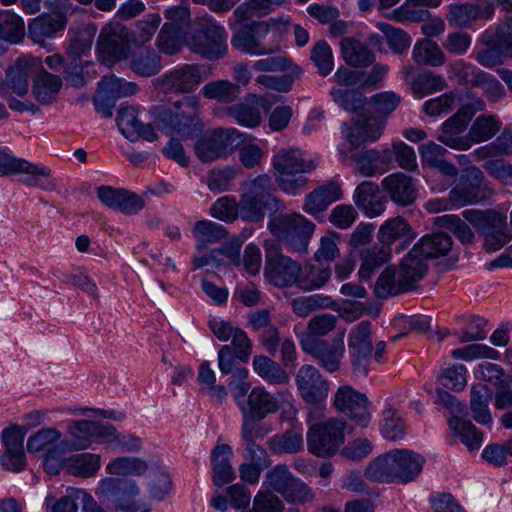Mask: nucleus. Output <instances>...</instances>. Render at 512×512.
<instances>
[{
  "label": "nucleus",
  "mask_w": 512,
  "mask_h": 512,
  "mask_svg": "<svg viewBox=\"0 0 512 512\" xmlns=\"http://www.w3.org/2000/svg\"><path fill=\"white\" fill-rule=\"evenodd\" d=\"M294 479L295 477L288 466L280 464L276 465L265 474L263 486L268 490L285 496L292 487Z\"/></svg>",
  "instance_id": "nucleus-43"
},
{
  "label": "nucleus",
  "mask_w": 512,
  "mask_h": 512,
  "mask_svg": "<svg viewBox=\"0 0 512 512\" xmlns=\"http://www.w3.org/2000/svg\"><path fill=\"white\" fill-rule=\"evenodd\" d=\"M369 401L365 394L350 385L340 386L334 396L337 411L347 415L357 425L367 427L370 423Z\"/></svg>",
  "instance_id": "nucleus-19"
},
{
  "label": "nucleus",
  "mask_w": 512,
  "mask_h": 512,
  "mask_svg": "<svg viewBox=\"0 0 512 512\" xmlns=\"http://www.w3.org/2000/svg\"><path fill=\"white\" fill-rule=\"evenodd\" d=\"M397 483L407 484L414 481L421 473L425 459L408 449H394Z\"/></svg>",
  "instance_id": "nucleus-27"
},
{
  "label": "nucleus",
  "mask_w": 512,
  "mask_h": 512,
  "mask_svg": "<svg viewBox=\"0 0 512 512\" xmlns=\"http://www.w3.org/2000/svg\"><path fill=\"white\" fill-rule=\"evenodd\" d=\"M238 357L230 345H224L218 351V367L222 374L231 375L236 380H245L248 370L237 365Z\"/></svg>",
  "instance_id": "nucleus-50"
},
{
  "label": "nucleus",
  "mask_w": 512,
  "mask_h": 512,
  "mask_svg": "<svg viewBox=\"0 0 512 512\" xmlns=\"http://www.w3.org/2000/svg\"><path fill=\"white\" fill-rule=\"evenodd\" d=\"M409 232V225L403 217L388 220L378 231V239L383 245H388Z\"/></svg>",
  "instance_id": "nucleus-58"
},
{
  "label": "nucleus",
  "mask_w": 512,
  "mask_h": 512,
  "mask_svg": "<svg viewBox=\"0 0 512 512\" xmlns=\"http://www.w3.org/2000/svg\"><path fill=\"white\" fill-rule=\"evenodd\" d=\"M279 409L278 401L264 387H254L248 394L247 406H240L241 413L264 419Z\"/></svg>",
  "instance_id": "nucleus-29"
},
{
  "label": "nucleus",
  "mask_w": 512,
  "mask_h": 512,
  "mask_svg": "<svg viewBox=\"0 0 512 512\" xmlns=\"http://www.w3.org/2000/svg\"><path fill=\"white\" fill-rule=\"evenodd\" d=\"M447 83L445 79L432 71H424L418 74L413 82L412 89L414 93L419 95H427L446 88Z\"/></svg>",
  "instance_id": "nucleus-55"
},
{
  "label": "nucleus",
  "mask_w": 512,
  "mask_h": 512,
  "mask_svg": "<svg viewBox=\"0 0 512 512\" xmlns=\"http://www.w3.org/2000/svg\"><path fill=\"white\" fill-rule=\"evenodd\" d=\"M447 72L450 79H455L461 85L476 87L484 71L475 65L457 59L450 62L447 66Z\"/></svg>",
  "instance_id": "nucleus-44"
},
{
  "label": "nucleus",
  "mask_w": 512,
  "mask_h": 512,
  "mask_svg": "<svg viewBox=\"0 0 512 512\" xmlns=\"http://www.w3.org/2000/svg\"><path fill=\"white\" fill-rule=\"evenodd\" d=\"M99 88L108 95L113 96L116 100L131 96L137 91L135 83L123 81L114 75L103 77L99 83Z\"/></svg>",
  "instance_id": "nucleus-59"
},
{
  "label": "nucleus",
  "mask_w": 512,
  "mask_h": 512,
  "mask_svg": "<svg viewBox=\"0 0 512 512\" xmlns=\"http://www.w3.org/2000/svg\"><path fill=\"white\" fill-rule=\"evenodd\" d=\"M381 433L386 439L396 441L405 434V425L402 419L391 409L383 412Z\"/></svg>",
  "instance_id": "nucleus-62"
},
{
  "label": "nucleus",
  "mask_w": 512,
  "mask_h": 512,
  "mask_svg": "<svg viewBox=\"0 0 512 512\" xmlns=\"http://www.w3.org/2000/svg\"><path fill=\"white\" fill-rule=\"evenodd\" d=\"M330 95L335 103L349 112L357 113L366 104V97L358 90L333 88Z\"/></svg>",
  "instance_id": "nucleus-52"
},
{
  "label": "nucleus",
  "mask_w": 512,
  "mask_h": 512,
  "mask_svg": "<svg viewBox=\"0 0 512 512\" xmlns=\"http://www.w3.org/2000/svg\"><path fill=\"white\" fill-rule=\"evenodd\" d=\"M241 133L235 128H216L206 132L194 144V151L201 162L209 163L229 154Z\"/></svg>",
  "instance_id": "nucleus-16"
},
{
  "label": "nucleus",
  "mask_w": 512,
  "mask_h": 512,
  "mask_svg": "<svg viewBox=\"0 0 512 512\" xmlns=\"http://www.w3.org/2000/svg\"><path fill=\"white\" fill-rule=\"evenodd\" d=\"M61 433L55 428H42L27 440L29 453L45 452L48 454L60 442Z\"/></svg>",
  "instance_id": "nucleus-45"
},
{
  "label": "nucleus",
  "mask_w": 512,
  "mask_h": 512,
  "mask_svg": "<svg viewBox=\"0 0 512 512\" xmlns=\"http://www.w3.org/2000/svg\"><path fill=\"white\" fill-rule=\"evenodd\" d=\"M379 192V186L371 181L361 182L354 191L355 205L370 218L379 216L385 210V201L379 197Z\"/></svg>",
  "instance_id": "nucleus-26"
},
{
  "label": "nucleus",
  "mask_w": 512,
  "mask_h": 512,
  "mask_svg": "<svg viewBox=\"0 0 512 512\" xmlns=\"http://www.w3.org/2000/svg\"><path fill=\"white\" fill-rule=\"evenodd\" d=\"M130 67L138 75L152 76L160 71L161 59L153 51H141L133 56Z\"/></svg>",
  "instance_id": "nucleus-54"
},
{
  "label": "nucleus",
  "mask_w": 512,
  "mask_h": 512,
  "mask_svg": "<svg viewBox=\"0 0 512 512\" xmlns=\"http://www.w3.org/2000/svg\"><path fill=\"white\" fill-rule=\"evenodd\" d=\"M253 368L269 384H287L290 380L289 374L277 362L264 355L253 358Z\"/></svg>",
  "instance_id": "nucleus-38"
},
{
  "label": "nucleus",
  "mask_w": 512,
  "mask_h": 512,
  "mask_svg": "<svg viewBox=\"0 0 512 512\" xmlns=\"http://www.w3.org/2000/svg\"><path fill=\"white\" fill-rule=\"evenodd\" d=\"M148 469V462L139 457H117L106 466L109 474L123 476H144Z\"/></svg>",
  "instance_id": "nucleus-41"
},
{
  "label": "nucleus",
  "mask_w": 512,
  "mask_h": 512,
  "mask_svg": "<svg viewBox=\"0 0 512 512\" xmlns=\"http://www.w3.org/2000/svg\"><path fill=\"white\" fill-rule=\"evenodd\" d=\"M462 216L483 238L487 252L500 250L512 239V234L507 231L506 217L496 211L468 209L462 212Z\"/></svg>",
  "instance_id": "nucleus-5"
},
{
  "label": "nucleus",
  "mask_w": 512,
  "mask_h": 512,
  "mask_svg": "<svg viewBox=\"0 0 512 512\" xmlns=\"http://www.w3.org/2000/svg\"><path fill=\"white\" fill-rule=\"evenodd\" d=\"M329 268L309 265L302 269L297 282V287L303 291H312L323 287L330 279Z\"/></svg>",
  "instance_id": "nucleus-46"
},
{
  "label": "nucleus",
  "mask_w": 512,
  "mask_h": 512,
  "mask_svg": "<svg viewBox=\"0 0 512 512\" xmlns=\"http://www.w3.org/2000/svg\"><path fill=\"white\" fill-rule=\"evenodd\" d=\"M27 175L21 182L29 187H37L42 190H54L57 181L52 178L51 170L44 166L18 158L7 149L0 148V176Z\"/></svg>",
  "instance_id": "nucleus-9"
},
{
  "label": "nucleus",
  "mask_w": 512,
  "mask_h": 512,
  "mask_svg": "<svg viewBox=\"0 0 512 512\" xmlns=\"http://www.w3.org/2000/svg\"><path fill=\"white\" fill-rule=\"evenodd\" d=\"M346 421L332 417L311 425L307 431L308 451L317 457L333 456L345 442Z\"/></svg>",
  "instance_id": "nucleus-7"
},
{
  "label": "nucleus",
  "mask_w": 512,
  "mask_h": 512,
  "mask_svg": "<svg viewBox=\"0 0 512 512\" xmlns=\"http://www.w3.org/2000/svg\"><path fill=\"white\" fill-rule=\"evenodd\" d=\"M345 332L344 329L339 331L338 337L331 343L311 335H304L300 339V345L302 350L313 357L321 368L334 373L340 370L344 356Z\"/></svg>",
  "instance_id": "nucleus-15"
},
{
  "label": "nucleus",
  "mask_w": 512,
  "mask_h": 512,
  "mask_svg": "<svg viewBox=\"0 0 512 512\" xmlns=\"http://www.w3.org/2000/svg\"><path fill=\"white\" fill-rule=\"evenodd\" d=\"M348 350L353 374L366 376L374 350L369 321H361L351 329L348 336Z\"/></svg>",
  "instance_id": "nucleus-17"
},
{
  "label": "nucleus",
  "mask_w": 512,
  "mask_h": 512,
  "mask_svg": "<svg viewBox=\"0 0 512 512\" xmlns=\"http://www.w3.org/2000/svg\"><path fill=\"white\" fill-rule=\"evenodd\" d=\"M453 245L451 236L438 232L423 236L413 249L426 261L429 258H439L449 253Z\"/></svg>",
  "instance_id": "nucleus-32"
},
{
  "label": "nucleus",
  "mask_w": 512,
  "mask_h": 512,
  "mask_svg": "<svg viewBox=\"0 0 512 512\" xmlns=\"http://www.w3.org/2000/svg\"><path fill=\"white\" fill-rule=\"evenodd\" d=\"M340 45L342 57L349 66L367 67L375 60L367 46L353 37L342 39Z\"/></svg>",
  "instance_id": "nucleus-35"
},
{
  "label": "nucleus",
  "mask_w": 512,
  "mask_h": 512,
  "mask_svg": "<svg viewBox=\"0 0 512 512\" xmlns=\"http://www.w3.org/2000/svg\"><path fill=\"white\" fill-rule=\"evenodd\" d=\"M96 33L94 25L83 27L77 30L70 38L67 53L74 60L86 54L92 46L93 39Z\"/></svg>",
  "instance_id": "nucleus-51"
},
{
  "label": "nucleus",
  "mask_w": 512,
  "mask_h": 512,
  "mask_svg": "<svg viewBox=\"0 0 512 512\" xmlns=\"http://www.w3.org/2000/svg\"><path fill=\"white\" fill-rule=\"evenodd\" d=\"M227 114L244 127L255 128L260 125L262 117L257 107L247 103H239L227 108Z\"/></svg>",
  "instance_id": "nucleus-53"
},
{
  "label": "nucleus",
  "mask_w": 512,
  "mask_h": 512,
  "mask_svg": "<svg viewBox=\"0 0 512 512\" xmlns=\"http://www.w3.org/2000/svg\"><path fill=\"white\" fill-rule=\"evenodd\" d=\"M502 123L494 115H480L472 123L469 132V148L474 143H481L492 139L501 129Z\"/></svg>",
  "instance_id": "nucleus-37"
},
{
  "label": "nucleus",
  "mask_w": 512,
  "mask_h": 512,
  "mask_svg": "<svg viewBox=\"0 0 512 512\" xmlns=\"http://www.w3.org/2000/svg\"><path fill=\"white\" fill-rule=\"evenodd\" d=\"M485 109V102L481 98L473 99L464 104L453 116L448 118L441 127V134L437 140L456 150H468V134L462 135L472 117Z\"/></svg>",
  "instance_id": "nucleus-13"
},
{
  "label": "nucleus",
  "mask_w": 512,
  "mask_h": 512,
  "mask_svg": "<svg viewBox=\"0 0 512 512\" xmlns=\"http://www.w3.org/2000/svg\"><path fill=\"white\" fill-rule=\"evenodd\" d=\"M275 180L280 189L297 194L306 188V173L316 168V163L297 148L280 149L272 158Z\"/></svg>",
  "instance_id": "nucleus-3"
},
{
  "label": "nucleus",
  "mask_w": 512,
  "mask_h": 512,
  "mask_svg": "<svg viewBox=\"0 0 512 512\" xmlns=\"http://www.w3.org/2000/svg\"><path fill=\"white\" fill-rule=\"evenodd\" d=\"M42 68L41 61L33 57L19 58L7 72V86L19 97L27 94L29 81Z\"/></svg>",
  "instance_id": "nucleus-24"
},
{
  "label": "nucleus",
  "mask_w": 512,
  "mask_h": 512,
  "mask_svg": "<svg viewBox=\"0 0 512 512\" xmlns=\"http://www.w3.org/2000/svg\"><path fill=\"white\" fill-rule=\"evenodd\" d=\"M413 60L420 65L431 67L442 66L446 62V56L437 43L426 40L415 44L412 51Z\"/></svg>",
  "instance_id": "nucleus-42"
},
{
  "label": "nucleus",
  "mask_w": 512,
  "mask_h": 512,
  "mask_svg": "<svg viewBox=\"0 0 512 512\" xmlns=\"http://www.w3.org/2000/svg\"><path fill=\"white\" fill-rule=\"evenodd\" d=\"M310 59L321 76H328L334 68L332 50L324 40H319L314 44Z\"/></svg>",
  "instance_id": "nucleus-56"
},
{
  "label": "nucleus",
  "mask_w": 512,
  "mask_h": 512,
  "mask_svg": "<svg viewBox=\"0 0 512 512\" xmlns=\"http://www.w3.org/2000/svg\"><path fill=\"white\" fill-rule=\"evenodd\" d=\"M301 265L290 257L277 252H268L265 262V276L277 287L297 286Z\"/></svg>",
  "instance_id": "nucleus-20"
},
{
  "label": "nucleus",
  "mask_w": 512,
  "mask_h": 512,
  "mask_svg": "<svg viewBox=\"0 0 512 512\" xmlns=\"http://www.w3.org/2000/svg\"><path fill=\"white\" fill-rule=\"evenodd\" d=\"M193 234L197 239V249L202 250L206 243H213L224 239L227 231L222 225L209 220H201L195 223Z\"/></svg>",
  "instance_id": "nucleus-47"
},
{
  "label": "nucleus",
  "mask_w": 512,
  "mask_h": 512,
  "mask_svg": "<svg viewBox=\"0 0 512 512\" xmlns=\"http://www.w3.org/2000/svg\"><path fill=\"white\" fill-rule=\"evenodd\" d=\"M199 26L188 41L190 50L211 61L223 58L228 52L224 27L207 16L199 19Z\"/></svg>",
  "instance_id": "nucleus-10"
},
{
  "label": "nucleus",
  "mask_w": 512,
  "mask_h": 512,
  "mask_svg": "<svg viewBox=\"0 0 512 512\" xmlns=\"http://www.w3.org/2000/svg\"><path fill=\"white\" fill-rule=\"evenodd\" d=\"M382 190L398 206L406 207L414 203L417 197L415 180L404 173L397 172L381 181Z\"/></svg>",
  "instance_id": "nucleus-23"
},
{
  "label": "nucleus",
  "mask_w": 512,
  "mask_h": 512,
  "mask_svg": "<svg viewBox=\"0 0 512 512\" xmlns=\"http://www.w3.org/2000/svg\"><path fill=\"white\" fill-rule=\"evenodd\" d=\"M492 399V391L486 385L478 383L471 387L470 408L474 420L479 424H488L492 417L489 411V402Z\"/></svg>",
  "instance_id": "nucleus-36"
},
{
  "label": "nucleus",
  "mask_w": 512,
  "mask_h": 512,
  "mask_svg": "<svg viewBox=\"0 0 512 512\" xmlns=\"http://www.w3.org/2000/svg\"><path fill=\"white\" fill-rule=\"evenodd\" d=\"M67 435L68 439L58 443L62 451L84 450L94 442L110 443L115 436V426L99 421L68 420Z\"/></svg>",
  "instance_id": "nucleus-6"
},
{
  "label": "nucleus",
  "mask_w": 512,
  "mask_h": 512,
  "mask_svg": "<svg viewBox=\"0 0 512 512\" xmlns=\"http://www.w3.org/2000/svg\"><path fill=\"white\" fill-rule=\"evenodd\" d=\"M96 494L115 511L150 512V507L137 499L140 488L132 479L104 478L100 481Z\"/></svg>",
  "instance_id": "nucleus-4"
},
{
  "label": "nucleus",
  "mask_w": 512,
  "mask_h": 512,
  "mask_svg": "<svg viewBox=\"0 0 512 512\" xmlns=\"http://www.w3.org/2000/svg\"><path fill=\"white\" fill-rule=\"evenodd\" d=\"M130 32L121 25L107 26L101 30L97 50L104 61H116L126 57L129 51Z\"/></svg>",
  "instance_id": "nucleus-22"
},
{
  "label": "nucleus",
  "mask_w": 512,
  "mask_h": 512,
  "mask_svg": "<svg viewBox=\"0 0 512 512\" xmlns=\"http://www.w3.org/2000/svg\"><path fill=\"white\" fill-rule=\"evenodd\" d=\"M233 452L228 444H217L211 451L212 481L214 485L221 487L231 483L235 477V471L230 458Z\"/></svg>",
  "instance_id": "nucleus-28"
},
{
  "label": "nucleus",
  "mask_w": 512,
  "mask_h": 512,
  "mask_svg": "<svg viewBox=\"0 0 512 512\" xmlns=\"http://www.w3.org/2000/svg\"><path fill=\"white\" fill-rule=\"evenodd\" d=\"M200 93L209 100L231 103L239 97L240 86L228 80H214L205 84Z\"/></svg>",
  "instance_id": "nucleus-39"
},
{
  "label": "nucleus",
  "mask_w": 512,
  "mask_h": 512,
  "mask_svg": "<svg viewBox=\"0 0 512 512\" xmlns=\"http://www.w3.org/2000/svg\"><path fill=\"white\" fill-rule=\"evenodd\" d=\"M451 201L455 207L476 204L487 199L492 190L489 188L482 170L476 166L464 169L450 190Z\"/></svg>",
  "instance_id": "nucleus-14"
},
{
  "label": "nucleus",
  "mask_w": 512,
  "mask_h": 512,
  "mask_svg": "<svg viewBox=\"0 0 512 512\" xmlns=\"http://www.w3.org/2000/svg\"><path fill=\"white\" fill-rule=\"evenodd\" d=\"M270 188L271 178L267 174L244 182V192L239 202L240 216L243 220L259 222L264 218L266 209L276 202Z\"/></svg>",
  "instance_id": "nucleus-11"
},
{
  "label": "nucleus",
  "mask_w": 512,
  "mask_h": 512,
  "mask_svg": "<svg viewBox=\"0 0 512 512\" xmlns=\"http://www.w3.org/2000/svg\"><path fill=\"white\" fill-rule=\"evenodd\" d=\"M210 214L214 218L231 223L240 215L239 203L236 202L235 198L223 196L210 207Z\"/></svg>",
  "instance_id": "nucleus-61"
},
{
  "label": "nucleus",
  "mask_w": 512,
  "mask_h": 512,
  "mask_svg": "<svg viewBox=\"0 0 512 512\" xmlns=\"http://www.w3.org/2000/svg\"><path fill=\"white\" fill-rule=\"evenodd\" d=\"M269 229L294 252L306 253L315 224L299 213L279 214L269 223Z\"/></svg>",
  "instance_id": "nucleus-8"
},
{
  "label": "nucleus",
  "mask_w": 512,
  "mask_h": 512,
  "mask_svg": "<svg viewBox=\"0 0 512 512\" xmlns=\"http://www.w3.org/2000/svg\"><path fill=\"white\" fill-rule=\"evenodd\" d=\"M253 509L257 512H283V501L271 490L259 491L253 501Z\"/></svg>",
  "instance_id": "nucleus-64"
},
{
  "label": "nucleus",
  "mask_w": 512,
  "mask_h": 512,
  "mask_svg": "<svg viewBox=\"0 0 512 512\" xmlns=\"http://www.w3.org/2000/svg\"><path fill=\"white\" fill-rule=\"evenodd\" d=\"M270 26L263 21L241 25L231 37L235 50L246 54L262 56L273 54L279 46L270 39Z\"/></svg>",
  "instance_id": "nucleus-12"
},
{
  "label": "nucleus",
  "mask_w": 512,
  "mask_h": 512,
  "mask_svg": "<svg viewBox=\"0 0 512 512\" xmlns=\"http://www.w3.org/2000/svg\"><path fill=\"white\" fill-rule=\"evenodd\" d=\"M61 87L60 76L40 68L34 78L32 93L38 102L48 105L56 100Z\"/></svg>",
  "instance_id": "nucleus-31"
},
{
  "label": "nucleus",
  "mask_w": 512,
  "mask_h": 512,
  "mask_svg": "<svg viewBox=\"0 0 512 512\" xmlns=\"http://www.w3.org/2000/svg\"><path fill=\"white\" fill-rule=\"evenodd\" d=\"M366 477L379 483H397L393 450L379 455L365 469Z\"/></svg>",
  "instance_id": "nucleus-34"
},
{
  "label": "nucleus",
  "mask_w": 512,
  "mask_h": 512,
  "mask_svg": "<svg viewBox=\"0 0 512 512\" xmlns=\"http://www.w3.org/2000/svg\"><path fill=\"white\" fill-rule=\"evenodd\" d=\"M24 35L23 19L11 10L0 11V54L6 52L10 44L19 43Z\"/></svg>",
  "instance_id": "nucleus-30"
},
{
  "label": "nucleus",
  "mask_w": 512,
  "mask_h": 512,
  "mask_svg": "<svg viewBox=\"0 0 512 512\" xmlns=\"http://www.w3.org/2000/svg\"><path fill=\"white\" fill-rule=\"evenodd\" d=\"M268 445L274 453L295 454L300 452L304 446L302 425L292 424L291 428L284 433L270 438Z\"/></svg>",
  "instance_id": "nucleus-33"
},
{
  "label": "nucleus",
  "mask_w": 512,
  "mask_h": 512,
  "mask_svg": "<svg viewBox=\"0 0 512 512\" xmlns=\"http://www.w3.org/2000/svg\"><path fill=\"white\" fill-rule=\"evenodd\" d=\"M184 35V32L163 26L157 38L159 49L169 55L177 53L181 48Z\"/></svg>",
  "instance_id": "nucleus-63"
},
{
  "label": "nucleus",
  "mask_w": 512,
  "mask_h": 512,
  "mask_svg": "<svg viewBox=\"0 0 512 512\" xmlns=\"http://www.w3.org/2000/svg\"><path fill=\"white\" fill-rule=\"evenodd\" d=\"M173 107L176 112L170 108L157 109L154 122L159 130L184 139L194 138L202 132L203 124L198 117L200 103L196 96L175 101Z\"/></svg>",
  "instance_id": "nucleus-2"
},
{
  "label": "nucleus",
  "mask_w": 512,
  "mask_h": 512,
  "mask_svg": "<svg viewBox=\"0 0 512 512\" xmlns=\"http://www.w3.org/2000/svg\"><path fill=\"white\" fill-rule=\"evenodd\" d=\"M428 266L413 248L402 259L398 268L388 266L379 275L374 293L379 299L396 296L416 288L427 273Z\"/></svg>",
  "instance_id": "nucleus-1"
},
{
  "label": "nucleus",
  "mask_w": 512,
  "mask_h": 512,
  "mask_svg": "<svg viewBox=\"0 0 512 512\" xmlns=\"http://www.w3.org/2000/svg\"><path fill=\"white\" fill-rule=\"evenodd\" d=\"M332 299L329 296L313 294L309 296H300L291 301V308L294 314L305 318L318 309L329 308Z\"/></svg>",
  "instance_id": "nucleus-49"
},
{
  "label": "nucleus",
  "mask_w": 512,
  "mask_h": 512,
  "mask_svg": "<svg viewBox=\"0 0 512 512\" xmlns=\"http://www.w3.org/2000/svg\"><path fill=\"white\" fill-rule=\"evenodd\" d=\"M377 26L383 32L389 47L395 53L402 54L408 50L411 45V38L405 31L388 23H378Z\"/></svg>",
  "instance_id": "nucleus-60"
},
{
  "label": "nucleus",
  "mask_w": 512,
  "mask_h": 512,
  "mask_svg": "<svg viewBox=\"0 0 512 512\" xmlns=\"http://www.w3.org/2000/svg\"><path fill=\"white\" fill-rule=\"evenodd\" d=\"M434 223L449 230L462 244H469L474 240V233L470 226L457 215L447 214L436 217Z\"/></svg>",
  "instance_id": "nucleus-48"
},
{
  "label": "nucleus",
  "mask_w": 512,
  "mask_h": 512,
  "mask_svg": "<svg viewBox=\"0 0 512 512\" xmlns=\"http://www.w3.org/2000/svg\"><path fill=\"white\" fill-rule=\"evenodd\" d=\"M299 395L304 402L321 405L325 402L330 391L329 381L313 365H302L295 376Z\"/></svg>",
  "instance_id": "nucleus-18"
},
{
  "label": "nucleus",
  "mask_w": 512,
  "mask_h": 512,
  "mask_svg": "<svg viewBox=\"0 0 512 512\" xmlns=\"http://www.w3.org/2000/svg\"><path fill=\"white\" fill-rule=\"evenodd\" d=\"M202 81L199 65L183 64L165 73L158 80V85L164 92L191 93Z\"/></svg>",
  "instance_id": "nucleus-21"
},
{
  "label": "nucleus",
  "mask_w": 512,
  "mask_h": 512,
  "mask_svg": "<svg viewBox=\"0 0 512 512\" xmlns=\"http://www.w3.org/2000/svg\"><path fill=\"white\" fill-rule=\"evenodd\" d=\"M68 19L65 14H41L28 24V35L34 43L44 45L59 31L65 29Z\"/></svg>",
  "instance_id": "nucleus-25"
},
{
  "label": "nucleus",
  "mask_w": 512,
  "mask_h": 512,
  "mask_svg": "<svg viewBox=\"0 0 512 512\" xmlns=\"http://www.w3.org/2000/svg\"><path fill=\"white\" fill-rule=\"evenodd\" d=\"M450 427L459 434L461 441L470 449L478 448L482 442V434L468 420L454 417L449 420Z\"/></svg>",
  "instance_id": "nucleus-57"
},
{
  "label": "nucleus",
  "mask_w": 512,
  "mask_h": 512,
  "mask_svg": "<svg viewBox=\"0 0 512 512\" xmlns=\"http://www.w3.org/2000/svg\"><path fill=\"white\" fill-rule=\"evenodd\" d=\"M69 475L89 478L100 469V456L92 453H83L68 459L65 465Z\"/></svg>",
  "instance_id": "nucleus-40"
}]
</instances>
